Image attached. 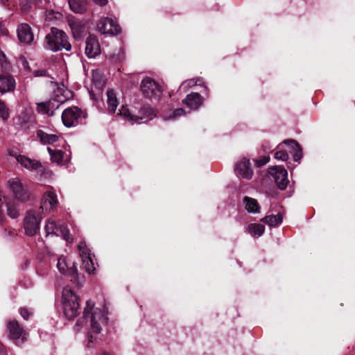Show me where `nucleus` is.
Returning a JSON list of instances; mask_svg holds the SVG:
<instances>
[{"instance_id":"obj_1","label":"nucleus","mask_w":355,"mask_h":355,"mask_svg":"<svg viewBox=\"0 0 355 355\" xmlns=\"http://www.w3.org/2000/svg\"><path fill=\"white\" fill-rule=\"evenodd\" d=\"M45 48L52 51H58L62 49L70 51L71 46L64 31L56 28H51V32L45 38Z\"/></svg>"},{"instance_id":"obj_2","label":"nucleus","mask_w":355,"mask_h":355,"mask_svg":"<svg viewBox=\"0 0 355 355\" xmlns=\"http://www.w3.org/2000/svg\"><path fill=\"white\" fill-rule=\"evenodd\" d=\"M83 315L85 319L90 318L91 328L95 334L100 333L101 324H105L107 320L105 312L98 308L94 309V303L90 300L86 302Z\"/></svg>"},{"instance_id":"obj_3","label":"nucleus","mask_w":355,"mask_h":355,"mask_svg":"<svg viewBox=\"0 0 355 355\" xmlns=\"http://www.w3.org/2000/svg\"><path fill=\"white\" fill-rule=\"evenodd\" d=\"M62 304L66 318L72 320L77 316L79 310L78 299L69 287L64 288L62 291Z\"/></svg>"},{"instance_id":"obj_4","label":"nucleus","mask_w":355,"mask_h":355,"mask_svg":"<svg viewBox=\"0 0 355 355\" xmlns=\"http://www.w3.org/2000/svg\"><path fill=\"white\" fill-rule=\"evenodd\" d=\"M44 230L47 235L55 234L62 236L69 243L73 241V239L70 236L67 226L61 223L60 220H57L55 218H50L47 220Z\"/></svg>"},{"instance_id":"obj_5","label":"nucleus","mask_w":355,"mask_h":355,"mask_svg":"<svg viewBox=\"0 0 355 355\" xmlns=\"http://www.w3.org/2000/svg\"><path fill=\"white\" fill-rule=\"evenodd\" d=\"M42 218V214L40 211L33 210L27 213L24 221V227L27 235L34 236L37 234L40 230Z\"/></svg>"},{"instance_id":"obj_6","label":"nucleus","mask_w":355,"mask_h":355,"mask_svg":"<svg viewBox=\"0 0 355 355\" xmlns=\"http://www.w3.org/2000/svg\"><path fill=\"white\" fill-rule=\"evenodd\" d=\"M8 184L16 199L21 202H26L29 200L31 196L29 189L26 185H24L19 178L10 179Z\"/></svg>"},{"instance_id":"obj_7","label":"nucleus","mask_w":355,"mask_h":355,"mask_svg":"<svg viewBox=\"0 0 355 355\" xmlns=\"http://www.w3.org/2000/svg\"><path fill=\"white\" fill-rule=\"evenodd\" d=\"M58 205L57 194L53 188H50L44 192L41 198L40 207L37 211L41 214L50 212L56 209Z\"/></svg>"},{"instance_id":"obj_8","label":"nucleus","mask_w":355,"mask_h":355,"mask_svg":"<svg viewBox=\"0 0 355 355\" xmlns=\"http://www.w3.org/2000/svg\"><path fill=\"white\" fill-rule=\"evenodd\" d=\"M84 117L83 112L78 107H71L65 109L62 114L63 124L70 128L79 123L81 118Z\"/></svg>"},{"instance_id":"obj_9","label":"nucleus","mask_w":355,"mask_h":355,"mask_svg":"<svg viewBox=\"0 0 355 355\" xmlns=\"http://www.w3.org/2000/svg\"><path fill=\"white\" fill-rule=\"evenodd\" d=\"M268 172L270 176L273 178L279 189L284 190L286 188L288 183V172L283 166L269 167Z\"/></svg>"},{"instance_id":"obj_10","label":"nucleus","mask_w":355,"mask_h":355,"mask_svg":"<svg viewBox=\"0 0 355 355\" xmlns=\"http://www.w3.org/2000/svg\"><path fill=\"white\" fill-rule=\"evenodd\" d=\"M57 268L58 271L65 275L70 276L73 278L76 277L78 270L76 263L70 260L68 257L61 256L58 259Z\"/></svg>"},{"instance_id":"obj_11","label":"nucleus","mask_w":355,"mask_h":355,"mask_svg":"<svg viewBox=\"0 0 355 355\" xmlns=\"http://www.w3.org/2000/svg\"><path fill=\"white\" fill-rule=\"evenodd\" d=\"M97 30L101 34L116 35L121 29L115 21L111 18L103 17L97 24Z\"/></svg>"},{"instance_id":"obj_12","label":"nucleus","mask_w":355,"mask_h":355,"mask_svg":"<svg viewBox=\"0 0 355 355\" xmlns=\"http://www.w3.org/2000/svg\"><path fill=\"white\" fill-rule=\"evenodd\" d=\"M7 328L9 331V337L16 345H21L26 340V333L18 322L10 320L8 322Z\"/></svg>"},{"instance_id":"obj_13","label":"nucleus","mask_w":355,"mask_h":355,"mask_svg":"<svg viewBox=\"0 0 355 355\" xmlns=\"http://www.w3.org/2000/svg\"><path fill=\"white\" fill-rule=\"evenodd\" d=\"M141 89L143 94L148 98L158 96L160 93L159 85L149 77H146L142 80Z\"/></svg>"},{"instance_id":"obj_14","label":"nucleus","mask_w":355,"mask_h":355,"mask_svg":"<svg viewBox=\"0 0 355 355\" xmlns=\"http://www.w3.org/2000/svg\"><path fill=\"white\" fill-rule=\"evenodd\" d=\"M64 102V99L53 98L47 102L38 103L37 104V111L42 114L52 116L53 111Z\"/></svg>"},{"instance_id":"obj_15","label":"nucleus","mask_w":355,"mask_h":355,"mask_svg":"<svg viewBox=\"0 0 355 355\" xmlns=\"http://www.w3.org/2000/svg\"><path fill=\"white\" fill-rule=\"evenodd\" d=\"M235 173L238 177L250 180L253 175V171L251 168L250 160L246 158H242L235 165Z\"/></svg>"},{"instance_id":"obj_16","label":"nucleus","mask_w":355,"mask_h":355,"mask_svg":"<svg viewBox=\"0 0 355 355\" xmlns=\"http://www.w3.org/2000/svg\"><path fill=\"white\" fill-rule=\"evenodd\" d=\"M85 54L89 58H94L101 53L98 40L94 35H89L85 42Z\"/></svg>"},{"instance_id":"obj_17","label":"nucleus","mask_w":355,"mask_h":355,"mask_svg":"<svg viewBox=\"0 0 355 355\" xmlns=\"http://www.w3.org/2000/svg\"><path fill=\"white\" fill-rule=\"evenodd\" d=\"M202 103V97L198 93H191L182 100V103L191 110H196Z\"/></svg>"},{"instance_id":"obj_18","label":"nucleus","mask_w":355,"mask_h":355,"mask_svg":"<svg viewBox=\"0 0 355 355\" xmlns=\"http://www.w3.org/2000/svg\"><path fill=\"white\" fill-rule=\"evenodd\" d=\"M17 37L24 44H30L33 40V34L27 24H21L17 28Z\"/></svg>"},{"instance_id":"obj_19","label":"nucleus","mask_w":355,"mask_h":355,"mask_svg":"<svg viewBox=\"0 0 355 355\" xmlns=\"http://www.w3.org/2000/svg\"><path fill=\"white\" fill-rule=\"evenodd\" d=\"M10 155L15 157L17 161L28 170L35 171L41 167L40 163L35 159H31L24 155H15L12 153H10Z\"/></svg>"},{"instance_id":"obj_20","label":"nucleus","mask_w":355,"mask_h":355,"mask_svg":"<svg viewBox=\"0 0 355 355\" xmlns=\"http://www.w3.org/2000/svg\"><path fill=\"white\" fill-rule=\"evenodd\" d=\"M15 80L10 76H0V93L12 92L15 88Z\"/></svg>"},{"instance_id":"obj_21","label":"nucleus","mask_w":355,"mask_h":355,"mask_svg":"<svg viewBox=\"0 0 355 355\" xmlns=\"http://www.w3.org/2000/svg\"><path fill=\"white\" fill-rule=\"evenodd\" d=\"M37 136L44 144L53 145L62 141L61 137L55 134H48L43 130H38Z\"/></svg>"},{"instance_id":"obj_22","label":"nucleus","mask_w":355,"mask_h":355,"mask_svg":"<svg viewBox=\"0 0 355 355\" xmlns=\"http://www.w3.org/2000/svg\"><path fill=\"white\" fill-rule=\"evenodd\" d=\"M47 150L51 156V161L58 164H63L64 161L67 159V155L61 150L48 147Z\"/></svg>"},{"instance_id":"obj_23","label":"nucleus","mask_w":355,"mask_h":355,"mask_svg":"<svg viewBox=\"0 0 355 355\" xmlns=\"http://www.w3.org/2000/svg\"><path fill=\"white\" fill-rule=\"evenodd\" d=\"M69 26L71 27L73 35L74 38L79 39L81 38L83 34L85 31V25L80 21L77 20H70Z\"/></svg>"},{"instance_id":"obj_24","label":"nucleus","mask_w":355,"mask_h":355,"mask_svg":"<svg viewBox=\"0 0 355 355\" xmlns=\"http://www.w3.org/2000/svg\"><path fill=\"white\" fill-rule=\"evenodd\" d=\"M243 204L245 205V209L250 213L252 214H257L260 211V207L257 200L250 198L248 196H245L243 198Z\"/></svg>"},{"instance_id":"obj_25","label":"nucleus","mask_w":355,"mask_h":355,"mask_svg":"<svg viewBox=\"0 0 355 355\" xmlns=\"http://www.w3.org/2000/svg\"><path fill=\"white\" fill-rule=\"evenodd\" d=\"M107 110L110 112H114L116 111L119 102L114 89H109L107 92Z\"/></svg>"},{"instance_id":"obj_26","label":"nucleus","mask_w":355,"mask_h":355,"mask_svg":"<svg viewBox=\"0 0 355 355\" xmlns=\"http://www.w3.org/2000/svg\"><path fill=\"white\" fill-rule=\"evenodd\" d=\"M120 116H123L125 119L133 123H141L144 121L142 120L144 119L143 116H137L134 115H131L129 110L126 106L123 105L121 109L119 110V114Z\"/></svg>"},{"instance_id":"obj_27","label":"nucleus","mask_w":355,"mask_h":355,"mask_svg":"<svg viewBox=\"0 0 355 355\" xmlns=\"http://www.w3.org/2000/svg\"><path fill=\"white\" fill-rule=\"evenodd\" d=\"M264 231V225L259 223H250L246 227V232L254 238L261 236Z\"/></svg>"},{"instance_id":"obj_28","label":"nucleus","mask_w":355,"mask_h":355,"mask_svg":"<svg viewBox=\"0 0 355 355\" xmlns=\"http://www.w3.org/2000/svg\"><path fill=\"white\" fill-rule=\"evenodd\" d=\"M71 10L76 13H83L87 9V0H68Z\"/></svg>"},{"instance_id":"obj_29","label":"nucleus","mask_w":355,"mask_h":355,"mask_svg":"<svg viewBox=\"0 0 355 355\" xmlns=\"http://www.w3.org/2000/svg\"><path fill=\"white\" fill-rule=\"evenodd\" d=\"M285 144L290 146L295 151L293 155V159L295 162L300 161L302 157V150L299 144L295 140H285L284 141Z\"/></svg>"},{"instance_id":"obj_30","label":"nucleus","mask_w":355,"mask_h":355,"mask_svg":"<svg viewBox=\"0 0 355 355\" xmlns=\"http://www.w3.org/2000/svg\"><path fill=\"white\" fill-rule=\"evenodd\" d=\"M261 221L270 226H276L282 222V217L281 214L272 215L263 218Z\"/></svg>"},{"instance_id":"obj_31","label":"nucleus","mask_w":355,"mask_h":355,"mask_svg":"<svg viewBox=\"0 0 355 355\" xmlns=\"http://www.w3.org/2000/svg\"><path fill=\"white\" fill-rule=\"evenodd\" d=\"M186 114L184 110L182 108H178L173 111H170L168 113H166L164 116V119L165 121L168 120H175L178 117L183 116Z\"/></svg>"},{"instance_id":"obj_32","label":"nucleus","mask_w":355,"mask_h":355,"mask_svg":"<svg viewBox=\"0 0 355 355\" xmlns=\"http://www.w3.org/2000/svg\"><path fill=\"white\" fill-rule=\"evenodd\" d=\"M78 250L80 251V257L82 260L92 257L90 250L87 247L85 242L82 241L79 243Z\"/></svg>"},{"instance_id":"obj_33","label":"nucleus","mask_w":355,"mask_h":355,"mask_svg":"<svg viewBox=\"0 0 355 355\" xmlns=\"http://www.w3.org/2000/svg\"><path fill=\"white\" fill-rule=\"evenodd\" d=\"M202 80L199 78H191L183 82L180 87V89L185 90L195 85H200Z\"/></svg>"},{"instance_id":"obj_34","label":"nucleus","mask_w":355,"mask_h":355,"mask_svg":"<svg viewBox=\"0 0 355 355\" xmlns=\"http://www.w3.org/2000/svg\"><path fill=\"white\" fill-rule=\"evenodd\" d=\"M82 266L89 274L93 273L95 270L94 263L92 257L82 260Z\"/></svg>"},{"instance_id":"obj_35","label":"nucleus","mask_w":355,"mask_h":355,"mask_svg":"<svg viewBox=\"0 0 355 355\" xmlns=\"http://www.w3.org/2000/svg\"><path fill=\"white\" fill-rule=\"evenodd\" d=\"M141 114L144 116H146L149 118L150 119H152L154 116H156V112L155 110L148 105H144L141 108Z\"/></svg>"},{"instance_id":"obj_36","label":"nucleus","mask_w":355,"mask_h":355,"mask_svg":"<svg viewBox=\"0 0 355 355\" xmlns=\"http://www.w3.org/2000/svg\"><path fill=\"white\" fill-rule=\"evenodd\" d=\"M0 117L3 121L7 120L9 117V110L6 103L1 100H0Z\"/></svg>"},{"instance_id":"obj_37","label":"nucleus","mask_w":355,"mask_h":355,"mask_svg":"<svg viewBox=\"0 0 355 355\" xmlns=\"http://www.w3.org/2000/svg\"><path fill=\"white\" fill-rule=\"evenodd\" d=\"M7 213L12 218H16L19 216V211L14 204H7Z\"/></svg>"},{"instance_id":"obj_38","label":"nucleus","mask_w":355,"mask_h":355,"mask_svg":"<svg viewBox=\"0 0 355 355\" xmlns=\"http://www.w3.org/2000/svg\"><path fill=\"white\" fill-rule=\"evenodd\" d=\"M33 6H35L31 0H21L19 6L23 12H28Z\"/></svg>"},{"instance_id":"obj_39","label":"nucleus","mask_w":355,"mask_h":355,"mask_svg":"<svg viewBox=\"0 0 355 355\" xmlns=\"http://www.w3.org/2000/svg\"><path fill=\"white\" fill-rule=\"evenodd\" d=\"M98 76H100V74L98 71H93V81L97 87L101 88L104 86V80L101 76L98 78Z\"/></svg>"},{"instance_id":"obj_40","label":"nucleus","mask_w":355,"mask_h":355,"mask_svg":"<svg viewBox=\"0 0 355 355\" xmlns=\"http://www.w3.org/2000/svg\"><path fill=\"white\" fill-rule=\"evenodd\" d=\"M275 158L280 161H286L288 158V155L286 151L279 150L275 153Z\"/></svg>"},{"instance_id":"obj_41","label":"nucleus","mask_w":355,"mask_h":355,"mask_svg":"<svg viewBox=\"0 0 355 355\" xmlns=\"http://www.w3.org/2000/svg\"><path fill=\"white\" fill-rule=\"evenodd\" d=\"M123 50L121 48H119L117 50L116 53H113V54L110 55V58L112 60L117 61V60H121L123 58Z\"/></svg>"},{"instance_id":"obj_42","label":"nucleus","mask_w":355,"mask_h":355,"mask_svg":"<svg viewBox=\"0 0 355 355\" xmlns=\"http://www.w3.org/2000/svg\"><path fill=\"white\" fill-rule=\"evenodd\" d=\"M270 160L269 156H263L256 161V164L258 166H261L266 164Z\"/></svg>"},{"instance_id":"obj_43","label":"nucleus","mask_w":355,"mask_h":355,"mask_svg":"<svg viewBox=\"0 0 355 355\" xmlns=\"http://www.w3.org/2000/svg\"><path fill=\"white\" fill-rule=\"evenodd\" d=\"M0 65L3 69H7L8 64L6 62V55L3 52H0Z\"/></svg>"},{"instance_id":"obj_44","label":"nucleus","mask_w":355,"mask_h":355,"mask_svg":"<svg viewBox=\"0 0 355 355\" xmlns=\"http://www.w3.org/2000/svg\"><path fill=\"white\" fill-rule=\"evenodd\" d=\"M19 313L25 320H27L31 315V312L25 308L20 309Z\"/></svg>"},{"instance_id":"obj_45","label":"nucleus","mask_w":355,"mask_h":355,"mask_svg":"<svg viewBox=\"0 0 355 355\" xmlns=\"http://www.w3.org/2000/svg\"><path fill=\"white\" fill-rule=\"evenodd\" d=\"M46 72L44 70H37L33 72V74L35 77L44 76L46 75Z\"/></svg>"},{"instance_id":"obj_46","label":"nucleus","mask_w":355,"mask_h":355,"mask_svg":"<svg viewBox=\"0 0 355 355\" xmlns=\"http://www.w3.org/2000/svg\"><path fill=\"white\" fill-rule=\"evenodd\" d=\"M94 2L100 6H105L107 3L108 0H93Z\"/></svg>"},{"instance_id":"obj_47","label":"nucleus","mask_w":355,"mask_h":355,"mask_svg":"<svg viewBox=\"0 0 355 355\" xmlns=\"http://www.w3.org/2000/svg\"><path fill=\"white\" fill-rule=\"evenodd\" d=\"M0 33L3 35H6L8 34V30L1 24H0Z\"/></svg>"},{"instance_id":"obj_48","label":"nucleus","mask_w":355,"mask_h":355,"mask_svg":"<svg viewBox=\"0 0 355 355\" xmlns=\"http://www.w3.org/2000/svg\"><path fill=\"white\" fill-rule=\"evenodd\" d=\"M21 60L22 64H23V67H24V69H26V70H30V68L28 66V62L25 60V58L24 57H22V58H21Z\"/></svg>"},{"instance_id":"obj_49","label":"nucleus","mask_w":355,"mask_h":355,"mask_svg":"<svg viewBox=\"0 0 355 355\" xmlns=\"http://www.w3.org/2000/svg\"><path fill=\"white\" fill-rule=\"evenodd\" d=\"M9 0H0V3L3 6H8Z\"/></svg>"},{"instance_id":"obj_50","label":"nucleus","mask_w":355,"mask_h":355,"mask_svg":"<svg viewBox=\"0 0 355 355\" xmlns=\"http://www.w3.org/2000/svg\"><path fill=\"white\" fill-rule=\"evenodd\" d=\"M31 1L35 6H36L41 3L42 0H31Z\"/></svg>"}]
</instances>
